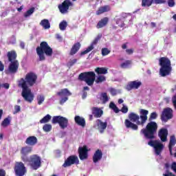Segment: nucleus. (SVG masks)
Returning <instances> with one entry per match:
<instances>
[{
	"label": "nucleus",
	"instance_id": "obj_31",
	"mask_svg": "<svg viewBox=\"0 0 176 176\" xmlns=\"http://www.w3.org/2000/svg\"><path fill=\"white\" fill-rule=\"evenodd\" d=\"M95 72H96V74L98 75H105L108 74V69L105 67H97L95 69Z\"/></svg>",
	"mask_w": 176,
	"mask_h": 176
},
{
	"label": "nucleus",
	"instance_id": "obj_19",
	"mask_svg": "<svg viewBox=\"0 0 176 176\" xmlns=\"http://www.w3.org/2000/svg\"><path fill=\"white\" fill-rule=\"evenodd\" d=\"M167 135H168V130L166 128H162L158 131V137L162 142L167 141Z\"/></svg>",
	"mask_w": 176,
	"mask_h": 176
},
{
	"label": "nucleus",
	"instance_id": "obj_42",
	"mask_svg": "<svg viewBox=\"0 0 176 176\" xmlns=\"http://www.w3.org/2000/svg\"><path fill=\"white\" fill-rule=\"evenodd\" d=\"M37 102L38 105H42V104L43 103V101H45V96L43 95H38L37 96Z\"/></svg>",
	"mask_w": 176,
	"mask_h": 176
},
{
	"label": "nucleus",
	"instance_id": "obj_39",
	"mask_svg": "<svg viewBox=\"0 0 176 176\" xmlns=\"http://www.w3.org/2000/svg\"><path fill=\"white\" fill-rule=\"evenodd\" d=\"M67 25H68V24L67 23V21H63L62 22L60 23L59 24V28L61 31H64L66 30L67 28Z\"/></svg>",
	"mask_w": 176,
	"mask_h": 176
},
{
	"label": "nucleus",
	"instance_id": "obj_64",
	"mask_svg": "<svg viewBox=\"0 0 176 176\" xmlns=\"http://www.w3.org/2000/svg\"><path fill=\"white\" fill-rule=\"evenodd\" d=\"M164 166H165V168H170V164L166 163V164H164Z\"/></svg>",
	"mask_w": 176,
	"mask_h": 176
},
{
	"label": "nucleus",
	"instance_id": "obj_54",
	"mask_svg": "<svg viewBox=\"0 0 176 176\" xmlns=\"http://www.w3.org/2000/svg\"><path fill=\"white\" fill-rule=\"evenodd\" d=\"M5 69V65L2 63V61L0 60V72H2Z\"/></svg>",
	"mask_w": 176,
	"mask_h": 176
},
{
	"label": "nucleus",
	"instance_id": "obj_51",
	"mask_svg": "<svg viewBox=\"0 0 176 176\" xmlns=\"http://www.w3.org/2000/svg\"><path fill=\"white\" fill-rule=\"evenodd\" d=\"M110 93L111 96H116V94H118V91H116V89H115L114 88H111L110 89Z\"/></svg>",
	"mask_w": 176,
	"mask_h": 176
},
{
	"label": "nucleus",
	"instance_id": "obj_36",
	"mask_svg": "<svg viewBox=\"0 0 176 176\" xmlns=\"http://www.w3.org/2000/svg\"><path fill=\"white\" fill-rule=\"evenodd\" d=\"M131 64H133V61H131V60H126L125 62L121 63L120 67L123 69H126L129 68Z\"/></svg>",
	"mask_w": 176,
	"mask_h": 176
},
{
	"label": "nucleus",
	"instance_id": "obj_52",
	"mask_svg": "<svg viewBox=\"0 0 176 176\" xmlns=\"http://www.w3.org/2000/svg\"><path fill=\"white\" fill-rule=\"evenodd\" d=\"M67 101H68V97L62 98L60 100V104L63 105V104H64V102H66Z\"/></svg>",
	"mask_w": 176,
	"mask_h": 176
},
{
	"label": "nucleus",
	"instance_id": "obj_47",
	"mask_svg": "<svg viewBox=\"0 0 176 176\" xmlns=\"http://www.w3.org/2000/svg\"><path fill=\"white\" fill-rule=\"evenodd\" d=\"M78 61L77 59H73V60H70L67 65H69V67H72L73 65H75V64H76V62Z\"/></svg>",
	"mask_w": 176,
	"mask_h": 176
},
{
	"label": "nucleus",
	"instance_id": "obj_15",
	"mask_svg": "<svg viewBox=\"0 0 176 176\" xmlns=\"http://www.w3.org/2000/svg\"><path fill=\"white\" fill-rule=\"evenodd\" d=\"M166 2H167L166 0H142V8H149L152 6L153 3L160 5L162 3H166Z\"/></svg>",
	"mask_w": 176,
	"mask_h": 176
},
{
	"label": "nucleus",
	"instance_id": "obj_33",
	"mask_svg": "<svg viewBox=\"0 0 176 176\" xmlns=\"http://www.w3.org/2000/svg\"><path fill=\"white\" fill-rule=\"evenodd\" d=\"M40 25H42L45 30H49L50 28V22L47 19H43L40 23Z\"/></svg>",
	"mask_w": 176,
	"mask_h": 176
},
{
	"label": "nucleus",
	"instance_id": "obj_63",
	"mask_svg": "<svg viewBox=\"0 0 176 176\" xmlns=\"http://www.w3.org/2000/svg\"><path fill=\"white\" fill-rule=\"evenodd\" d=\"M123 102H124V100H123V99L120 98L118 100V104H123Z\"/></svg>",
	"mask_w": 176,
	"mask_h": 176
},
{
	"label": "nucleus",
	"instance_id": "obj_21",
	"mask_svg": "<svg viewBox=\"0 0 176 176\" xmlns=\"http://www.w3.org/2000/svg\"><path fill=\"white\" fill-rule=\"evenodd\" d=\"M74 122L78 126H80L81 127H86V120L84 118L80 117L79 116H76L74 117Z\"/></svg>",
	"mask_w": 176,
	"mask_h": 176
},
{
	"label": "nucleus",
	"instance_id": "obj_28",
	"mask_svg": "<svg viewBox=\"0 0 176 176\" xmlns=\"http://www.w3.org/2000/svg\"><path fill=\"white\" fill-rule=\"evenodd\" d=\"M176 144V138L175 135H171L170 138L169 144H168V149L170 154L173 155V146H174Z\"/></svg>",
	"mask_w": 176,
	"mask_h": 176
},
{
	"label": "nucleus",
	"instance_id": "obj_22",
	"mask_svg": "<svg viewBox=\"0 0 176 176\" xmlns=\"http://www.w3.org/2000/svg\"><path fill=\"white\" fill-rule=\"evenodd\" d=\"M25 142L29 146H34V145L38 144V138L35 136H29Z\"/></svg>",
	"mask_w": 176,
	"mask_h": 176
},
{
	"label": "nucleus",
	"instance_id": "obj_18",
	"mask_svg": "<svg viewBox=\"0 0 176 176\" xmlns=\"http://www.w3.org/2000/svg\"><path fill=\"white\" fill-rule=\"evenodd\" d=\"M87 152H89V150H87V146H83L82 147L78 148V156L80 158V160H86L88 157Z\"/></svg>",
	"mask_w": 176,
	"mask_h": 176
},
{
	"label": "nucleus",
	"instance_id": "obj_8",
	"mask_svg": "<svg viewBox=\"0 0 176 176\" xmlns=\"http://www.w3.org/2000/svg\"><path fill=\"white\" fill-rule=\"evenodd\" d=\"M29 164L32 170H38L42 167V158L36 154L32 155L30 157Z\"/></svg>",
	"mask_w": 176,
	"mask_h": 176
},
{
	"label": "nucleus",
	"instance_id": "obj_58",
	"mask_svg": "<svg viewBox=\"0 0 176 176\" xmlns=\"http://www.w3.org/2000/svg\"><path fill=\"white\" fill-rule=\"evenodd\" d=\"M55 154L56 155V156H58V157H60V156H61V151L60 150L55 151Z\"/></svg>",
	"mask_w": 176,
	"mask_h": 176
},
{
	"label": "nucleus",
	"instance_id": "obj_17",
	"mask_svg": "<svg viewBox=\"0 0 176 176\" xmlns=\"http://www.w3.org/2000/svg\"><path fill=\"white\" fill-rule=\"evenodd\" d=\"M102 36V35L101 34L98 35V36L91 43V45L88 47L87 50L80 52V56H85V54H87V53H90V52H91V50L94 49V45H97V43H98V41L101 39Z\"/></svg>",
	"mask_w": 176,
	"mask_h": 176
},
{
	"label": "nucleus",
	"instance_id": "obj_49",
	"mask_svg": "<svg viewBox=\"0 0 176 176\" xmlns=\"http://www.w3.org/2000/svg\"><path fill=\"white\" fill-rule=\"evenodd\" d=\"M14 110L15 111H14V114L19 113V112H20V111H21V107L19 105H15Z\"/></svg>",
	"mask_w": 176,
	"mask_h": 176
},
{
	"label": "nucleus",
	"instance_id": "obj_24",
	"mask_svg": "<svg viewBox=\"0 0 176 176\" xmlns=\"http://www.w3.org/2000/svg\"><path fill=\"white\" fill-rule=\"evenodd\" d=\"M81 46L82 45H80V43L79 42L74 43L70 50L69 56H74L76 54L77 52H79Z\"/></svg>",
	"mask_w": 176,
	"mask_h": 176
},
{
	"label": "nucleus",
	"instance_id": "obj_9",
	"mask_svg": "<svg viewBox=\"0 0 176 176\" xmlns=\"http://www.w3.org/2000/svg\"><path fill=\"white\" fill-rule=\"evenodd\" d=\"M52 123L53 124H59V126L62 130L68 127V118L63 117L61 116H56L52 118Z\"/></svg>",
	"mask_w": 176,
	"mask_h": 176
},
{
	"label": "nucleus",
	"instance_id": "obj_32",
	"mask_svg": "<svg viewBox=\"0 0 176 176\" xmlns=\"http://www.w3.org/2000/svg\"><path fill=\"white\" fill-rule=\"evenodd\" d=\"M72 93L69 92V91L68 90V89L65 88V89H60V91L57 92V96H66L67 97H69V96H72Z\"/></svg>",
	"mask_w": 176,
	"mask_h": 176
},
{
	"label": "nucleus",
	"instance_id": "obj_43",
	"mask_svg": "<svg viewBox=\"0 0 176 176\" xmlns=\"http://www.w3.org/2000/svg\"><path fill=\"white\" fill-rule=\"evenodd\" d=\"M107 78L104 76H99L96 80V83H102V82H105Z\"/></svg>",
	"mask_w": 176,
	"mask_h": 176
},
{
	"label": "nucleus",
	"instance_id": "obj_16",
	"mask_svg": "<svg viewBox=\"0 0 176 176\" xmlns=\"http://www.w3.org/2000/svg\"><path fill=\"white\" fill-rule=\"evenodd\" d=\"M142 85V82L141 81H130L126 85L125 89L127 91H131V90H137Z\"/></svg>",
	"mask_w": 176,
	"mask_h": 176
},
{
	"label": "nucleus",
	"instance_id": "obj_14",
	"mask_svg": "<svg viewBox=\"0 0 176 176\" xmlns=\"http://www.w3.org/2000/svg\"><path fill=\"white\" fill-rule=\"evenodd\" d=\"M74 6V3L70 0H65L61 4H59L58 8L62 14H65L69 10V7Z\"/></svg>",
	"mask_w": 176,
	"mask_h": 176
},
{
	"label": "nucleus",
	"instance_id": "obj_12",
	"mask_svg": "<svg viewBox=\"0 0 176 176\" xmlns=\"http://www.w3.org/2000/svg\"><path fill=\"white\" fill-rule=\"evenodd\" d=\"M74 164H79V158L78 156L73 155L69 156L65 160L62 167L67 168V167H71Z\"/></svg>",
	"mask_w": 176,
	"mask_h": 176
},
{
	"label": "nucleus",
	"instance_id": "obj_11",
	"mask_svg": "<svg viewBox=\"0 0 176 176\" xmlns=\"http://www.w3.org/2000/svg\"><path fill=\"white\" fill-rule=\"evenodd\" d=\"M148 145L154 148L157 156H159L164 149V146L159 140H150L148 142Z\"/></svg>",
	"mask_w": 176,
	"mask_h": 176
},
{
	"label": "nucleus",
	"instance_id": "obj_38",
	"mask_svg": "<svg viewBox=\"0 0 176 176\" xmlns=\"http://www.w3.org/2000/svg\"><path fill=\"white\" fill-rule=\"evenodd\" d=\"M35 12V8L32 7L30 8L26 12L24 13V17L27 19V17H30L31 14H32Z\"/></svg>",
	"mask_w": 176,
	"mask_h": 176
},
{
	"label": "nucleus",
	"instance_id": "obj_40",
	"mask_svg": "<svg viewBox=\"0 0 176 176\" xmlns=\"http://www.w3.org/2000/svg\"><path fill=\"white\" fill-rule=\"evenodd\" d=\"M43 131H45V133H49L50 131H52V124H45L43 126Z\"/></svg>",
	"mask_w": 176,
	"mask_h": 176
},
{
	"label": "nucleus",
	"instance_id": "obj_50",
	"mask_svg": "<svg viewBox=\"0 0 176 176\" xmlns=\"http://www.w3.org/2000/svg\"><path fill=\"white\" fill-rule=\"evenodd\" d=\"M122 113H127L129 112V108L126 106H123L121 109Z\"/></svg>",
	"mask_w": 176,
	"mask_h": 176
},
{
	"label": "nucleus",
	"instance_id": "obj_7",
	"mask_svg": "<svg viewBox=\"0 0 176 176\" xmlns=\"http://www.w3.org/2000/svg\"><path fill=\"white\" fill-rule=\"evenodd\" d=\"M78 80L85 82L88 86H93L96 81V73L94 72H82L79 74Z\"/></svg>",
	"mask_w": 176,
	"mask_h": 176
},
{
	"label": "nucleus",
	"instance_id": "obj_29",
	"mask_svg": "<svg viewBox=\"0 0 176 176\" xmlns=\"http://www.w3.org/2000/svg\"><path fill=\"white\" fill-rule=\"evenodd\" d=\"M109 10H111V7H109V6H104L98 8L96 11V14L99 16V14H102V13L109 12Z\"/></svg>",
	"mask_w": 176,
	"mask_h": 176
},
{
	"label": "nucleus",
	"instance_id": "obj_45",
	"mask_svg": "<svg viewBox=\"0 0 176 176\" xmlns=\"http://www.w3.org/2000/svg\"><path fill=\"white\" fill-rule=\"evenodd\" d=\"M109 53H111V50H108V48L102 49V56H108Z\"/></svg>",
	"mask_w": 176,
	"mask_h": 176
},
{
	"label": "nucleus",
	"instance_id": "obj_10",
	"mask_svg": "<svg viewBox=\"0 0 176 176\" xmlns=\"http://www.w3.org/2000/svg\"><path fill=\"white\" fill-rule=\"evenodd\" d=\"M14 171L16 176H24L27 173V168H25V165L22 162H16Z\"/></svg>",
	"mask_w": 176,
	"mask_h": 176
},
{
	"label": "nucleus",
	"instance_id": "obj_55",
	"mask_svg": "<svg viewBox=\"0 0 176 176\" xmlns=\"http://www.w3.org/2000/svg\"><path fill=\"white\" fill-rule=\"evenodd\" d=\"M0 176H6V171L3 169H0Z\"/></svg>",
	"mask_w": 176,
	"mask_h": 176
},
{
	"label": "nucleus",
	"instance_id": "obj_27",
	"mask_svg": "<svg viewBox=\"0 0 176 176\" xmlns=\"http://www.w3.org/2000/svg\"><path fill=\"white\" fill-rule=\"evenodd\" d=\"M109 21V17H104L100 21H98V23L96 25V28L100 29L105 27Z\"/></svg>",
	"mask_w": 176,
	"mask_h": 176
},
{
	"label": "nucleus",
	"instance_id": "obj_4",
	"mask_svg": "<svg viewBox=\"0 0 176 176\" xmlns=\"http://www.w3.org/2000/svg\"><path fill=\"white\" fill-rule=\"evenodd\" d=\"M8 60L10 63L8 69L6 72V74H16L19 71V67L20 63L17 60V53L14 50L7 52Z\"/></svg>",
	"mask_w": 176,
	"mask_h": 176
},
{
	"label": "nucleus",
	"instance_id": "obj_61",
	"mask_svg": "<svg viewBox=\"0 0 176 176\" xmlns=\"http://www.w3.org/2000/svg\"><path fill=\"white\" fill-rule=\"evenodd\" d=\"M122 49H123L124 50L127 49V43L122 44Z\"/></svg>",
	"mask_w": 176,
	"mask_h": 176
},
{
	"label": "nucleus",
	"instance_id": "obj_59",
	"mask_svg": "<svg viewBox=\"0 0 176 176\" xmlns=\"http://www.w3.org/2000/svg\"><path fill=\"white\" fill-rule=\"evenodd\" d=\"M86 97H87V92L84 91V92L82 93V100H85V98H86Z\"/></svg>",
	"mask_w": 176,
	"mask_h": 176
},
{
	"label": "nucleus",
	"instance_id": "obj_44",
	"mask_svg": "<svg viewBox=\"0 0 176 176\" xmlns=\"http://www.w3.org/2000/svg\"><path fill=\"white\" fill-rule=\"evenodd\" d=\"M9 124H10V120H9L8 118H5L1 122V126L3 127H7V126H9Z\"/></svg>",
	"mask_w": 176,
	"mask_h": 176
},
{
	"label": "nucleus",
	"instance_id": "obj_23",
	"mask_svg": "<svg viewBox=\"0 0 176 176\" xmlns=\"http://www.w3.org/2000/svg\"><path fill=\"white\" fill-rule=\"evenodd\" d=\"M81 46L82 45H80V43L79 42L74 43L70 50L69 56H74L76 54L77 52H79Z\"/></svg>",
	"mask_w": 176,
	"mask_h": 176
},
{
	"label": "nucleus",
	"instance_id": "obj_34",
	"mask_svg": "<svg viewBox=\"0 0 176 176\" xmlns=\"http://www.w3.org/2000/svg\"><path fill=\"white\" fill-rule=\"evenodd\" d=\"M100 99L102 101V104H107L109 101V98L106 92L102 93L100 95Z\"/></svg>",
	"mask_w": 176,
	"mask_h": 176
},
{
	"label": "nucleus",
	"instance_id": "obj_2",
	"mask_svg": "<svg viewBox=\"0 0 176 176\" xmlns=\"http://www.w3.org/2000/svg\"><path fill=\"white\" fill-rule=\"evenodd\" d=\"M149 111L141 109L140 110V115L131 112L129 114V119L124 121L125 127L126 129H131L132 130H138V126H144L148 120V115Z\"/></svg>",
	"mask_w": 176,
	"mask_h": 176
},
{
	"label": "nucleus",
	"instance_id": "obj_20",
	"mask_svg": "<svg viewBox=\"0 0 176 176\" xmlns=\"http://www.w3.org/2000/svg\"><path fill=\"white\" fill-rule=\"evenodd\" d=\"M102 159V151H101V150L100 149L96 150L92 157L94 163H98V162H100V160H101Z\"/></svg>",
	"mask_w": 176,
	"mask_h": 176
},
{
	"label": "nucleus",
	"instance_id": "obj_57",
	"mask_svg": "<svg viewBox=\"0 0 176 176\" xmlns=\"http://www.w3.org/2000/svg\"><path fill=\"white\" fill-rule=\"evenodd\" d=\"M10 87V85H9V83H4L2 85V87H4V89H6L8 90V89H9V87Z\"/></svg>",
	"mask_w": 176,
	"mask_h": 176
},
{
	"label": "nucleus",
	"instance_id": "obj_6",
	"mask_svg": "<svg viewBox=\"0 0 176 176\" xmlns=\"http://www.w3.org/2000/svg\"><path fill=\"white\" fill-rule=\"evenodd\" d=\"M159 65L161 67L160 69V75L164 78V76H168L173 71L171 67V60L168 57H161L159 59Z\"/></svg>",
	"mask_w": 176,
	"mask_h": 176
},
{
	"label": "nucleus",
	"instance_id": "obj_35",
	"mask_svg": "<svg viewBox=\"0 0 176 176\" xmlns=\"http://www.w3.org/2000/svg\"><path fill=\"white\" fill-rule=\"evenodd\" d=\"M52 119V116L47 114L45 116H44L41 120L40 123L43 124V123H49L50 122V120Z\"/></svg>",
	"mask_w": 176,
	"mask_h": 176
},
{
	"label": "nucleus",
	"instance_id": "obj_46",
	"mask_svg": "<svg viewBox=\"0 0 176 176\" xmlns=\"http://www.w3.org/2000/svg\"><path fill=\"white\" fill-rule=\"evenodd\" d=\"M21 160L24 162V163L30 162V160H28V157L27 154H21Z\"/></svg>",
	"mask_w": 176,
	"mask_h": 176
},
{
	"label": "nucleus",
	"instance_id": "obj_30",
	"mask_svg": "<svg viewBox=\"0 0 176 176\" xmlns=\"http://www.w3.org/2000/svg\"><path fill=\"white\" fill-rule=\"evenodd\" d=\"M32 152V147L30 146H23L21 148V155H28Z\"/></svg>",
	"mask_w": 176,
	"mask_h": 176
},
{
	"label": "nucleus",
	"instance_id": "obj_26",
	"mask_svg": "<svg viewBox=\"0 0 176 176\" xmlns=\"http://www.w3.org/2000/svg\"><path fill=\"white\" fill-rule=\"evenodd\" d=\"M97 122L99 131L101 134H102V133H104L105 131V129H107L108 123L107 122H102V121H101L100 119L97 120Z\"/></svg>",
	"mask_w": 176,
	"mask_h": 176
},
{
	"label": "nucleus",
	"instance_id": "obj_62",
	"mask_svg": "<svg viewBox=\"0 0 176 176\" xmlns=\"http://www.w3.org/2000/svg\"><path fill=\"white\" fill-rule=\"evenodd\" d=\"M151 25L152 28H155V27H156V23L154 22H151Z\"/></svg>",
	"mask_w": 176,
	"mask_h": 176
},
{
	"label": "nucleus",
	"instance_id": "obj_5",
	"mask_svg": "<svg viewBox=\"0 0 176 176\" xmlns=\"http://www.w3.org/2000/svg\"><path fill=\"white\" fill-rule=\"evenodd\" d=\"M36 52L37 56H38L39 61H45L46 60L45 56L47 57H52L53 56V48H51L46 41L41 42L40 46L36 47Z\"/></svg>",
	"mask_w": 176,
	"mask_h": 176
},
{
	"label": "nucleus",
	"instance_id": "obj_1",
	"mask_svg": "<svg viewBox=\"0 0 176 176\" xmlns=\"http://www.w3.org/2000/svg\"><path fill=\"white\" fill-rule=\"evenodd\" d=\"M38 80V76L34 72L28 73L25 78L18 80V87L22 88L21 96L28 102L34 101V94L30 87H32Z\"/></svg>",
	"mask_w": 176,
	"mask_h": 176
},
{
	"label": "nucleus",
	"instance_id": "obj_53",
	"mask_svg": "<svg viewBox=\"0 0 176 176\" xmlns=\"http://www.w3.org/2000/svg\"><path fill=\"white\" fill-rule=\"evenodd\" d=\"M126 54H133L134 53V50L133 49H127L126 50Z\"/></svg>",
	"mask_w": 176,
	"mask_h": 176
},
{
	"label": "nucleus",
	"instance_id": "obj_41",
	"mask_svg": "<svg viewBox=\"0 0 176 176\" xmlns=\"http://www.w3.org/2000/svg\"><path fill=\"white\" fill-rule=\"evenodd\" d=\"M116 23L118 25L120 28H124V21L122 20L121 19H118L116 20Z\"/></svg>",
	"mask_w": 176,
	"mask_h": 176
},
{
	"label": "nucleus",
	"instance_id": "obj_3",
	"mask_svg": "<svg viewBox=\"0 0 176 176\" xmlns=\"http://www.w3.org/2000/svg\"><path fill=\"white\" fill-rule=\"evenodd\" d=\"M157 119V113L154 111L150 114L148 118V122L146 128L141 129L140 133L144 135L146 140H155L156 137L155 134H156V131H157V123L156 122H153L152 120H156Z\"/></svg>",
	"mask_w": 176,
	"mask_h": 176
},
{
	"label": "nucleus",
	"instance_id": "obj_60",
	"mask_svg": "<svg viewBox=\"0 0 176 176\" xmlns=\"http://www.w3.org/2000/svg\"><path fill=\"white\" fill-rule=\"evenodd\" d=\"M20 47H21V49H25V43H24V42H21V43H20Z\"/></svg>",
	"mask_w": 176,
	"mask_h": 176
},
{
	"label": "nucleus",
	"instance_id": "obj_25",
	"mask_svg": "<svg viewBox=\"0 0 176 176\" xmlns=\"http://www.w3.org/2000/svg\"><path fill=\"white\" fill-rule=\"evenodd\" d=\"M91 111L92 115H94V118H101V116H102L104 114V111L98 107H92Z\"/></svg>",
	"mask_w": 176,
	"mask_h": 176
},
{
	"label": "nucleus",
	"instance_id": "obj_13",
	"mask_svg": "<svg viewBox=\"0 0 176 176\" xmlns=\"http://www.w3.org/2000/svg\"><path fill=\"white\" fill-rule=\"evenodd\" d=\"M160 119L162 122H164V123L168 122L170 119H173V110L171 108H166L164 109L161 113Z\"/></svg>",
	"mask_w": 176,
	"mask_h": 176
},
{
	"label": "nucleus",
	"instance_id": "obj_48",
	"mask_svg": "<svg viewBox=\"0 0 176 176\" xmlns=\"http://www.w3.org/2000/svg\"><path fill=\"white\" fill-rule=\"evenodd\" d=\"M168 6L169 8H174L175 6V1L174 0H168Z\"/></svg>",
	"mask_w": 176,
	"mask_h": 176
},
{
	"label": "nucleus",
	"instance_id": "obj_37",
	"mask_svg": "<svg viewBox=\"0 0 176 176\" xmlns=\"http://www.w3.org/2000/svg\"><path fill=\"white\" fill-rule=\"evenodd\" d=\"M109 108L111 109H113V111L115 112V113H119L120 111L119 108L117 107L116 104L113 102H111L109 104Z\"/></svg>",
	"mask_w": 176,
	"mask_h": 176
},
{
	"label": "nucleus",
	"instance_id": "obj_56",
	"mask_svg": "<svg viewBox=\"0 0 176 176\" xmlns=\"http://www.w3.org/2000/svg\"><path fill=\"white\" fill-rule=\"evenodd\" d=\"M0 176H6V171L3 169H0Z\"/></svg>",
	"mask_w": 176,
	"mask_h": 176
}]
</instances>
